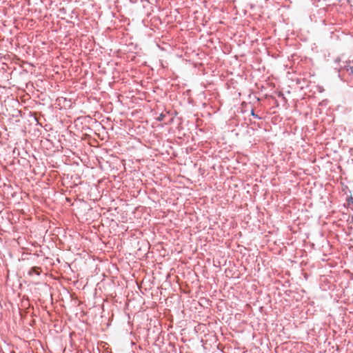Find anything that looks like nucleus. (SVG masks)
Segmentation results:
<instances>
[{
  "label": "nucleus",
  "instance_id": "1",
  "mask_svg": "<svg viewBox=\"0 0 353 353\" xmlns=\"http://www.w3.org/2000/svg\"><path fill=\"white\" fill-rule=\"evenodd\" d=\"M346 70H347L348 72H350V74H353V66H351V65L347 66V67L346 68Z\"/></svg>",
  "mask_w": 353,
  "mask_h": 353
}]
</instances>
